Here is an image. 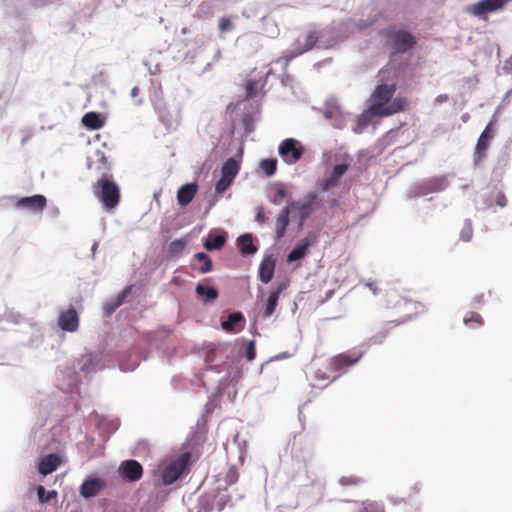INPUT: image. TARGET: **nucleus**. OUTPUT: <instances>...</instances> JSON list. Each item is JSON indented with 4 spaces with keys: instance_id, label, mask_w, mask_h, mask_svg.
I'll return each instance as SVG.
<instances>
[{
    "instance_id": "nucleus-1",
    "label": "nucleus",
    "mask_w": 512,
    "mask_h": 512,
    "mask_svg": "<svg viewBox=\"0 0 512 512\" xmlns=\"http://www.w3.org/2000/svg\"><path fill=\"white\" fill-rule=\"evenodd\" d=\"M85 378L74 363L60 370L57 376L58 392L41 400L40 408L56 418H64L81 409L80 400L85 393Z\"/></svg>"
},
{
    "instance_id": "nucleus-2",
    "label": "nucleus",
    "mask_w": 512,
    "mask_h": 512,
    "mask_svg": "<svg viewBox=\"0 0 512 512\" xmlns=\"http://www.w3.org/2000/svg\"><path fill=\"white\" fill-rule=\"evenodd\" d=\"M241 357V349L232 344H219L210 346L205 352L206 368L201 374L203 385L206 381H213L217 388L229 382L237 381L241 376L238 362Z\"/></svg>"
},
{
    "instance_id": "nucleus-3",
    "label": "nucleus",
    "mask_w": 512,
    "mask_h": 512,
    "mask_svg": "<svg viewBox=\"0 0 512 512\" xmlns=\"http://www.w3.org/2000/svg\"><path fill=\"white\" fill-rule=\"evenodd\" d=\"M395 90L394 84L378 85L372 94L368 112L375 117H387L403 111L406 102L402 98H392Z\"/></svg>"
},
{
    "instance_id": "nucleus-4",
    "label": "nucleus",
    "mask_w": 512,
    "mask_h": 512,
    "mask_svg": "<svg viewBox=\"0 0 512 512\" xmlns=\"http://www.w3.org/2000/svg\"><path fill=\"white\" fill-rule=\"evenodd\" d=\"M93 193L108 211L115 209L120 202V188L111 174L103 173L99 177L93 185Z\"/></svg>"
},
{
    "instance_id": "nucleus-5",
    "label": "nucleus",
    "mask_w": 512,
    "mask_h": 512,
    "mask_svg": "<svg viewBox=\"0 0 512 512\" xmlns=\"http://www.w3.org/2000/svg\"><path fill=\"white\" fill-rule=\"evenodd\" d=\"M320 190H311L307 192L299 201L290 200L287 203L292 210H296L295 217L298 220V226L301 228L305 221L318 209L324 205V200L320 196Z\"/></svg>"
},
{
    "instance_id": "nucleus-6",
    "label": "nucleus",
    "mask_w": 512,
    "mask_h": 512,
    "mask_svg": "<svg viewBox=\"0 0 512 512\" xmlns=\"http://www.w3.org/2000/svg\"><path fill=\"white\" fill-rule=\"evenodd\" d=\"M191 464L190 452L186 451L181 453L162 470V483L165 486H170L178 480L183 479L188 475Z\"/></svg>"
},
{
    "instance_id": "nucleus-7",
    "label": "nucleus",
    "mask_w": 512,
    "mask_h": 512,
    "mask_svg": "<svg viewBox=\"0 0 512 512\" xmlns=\"http://www.w3.org/2000/svg\"><path fill=\"white\" fill-rule=\"evenodd\" d=\"M453 178L454 174L452 173L425 178L415 183L411 189V192L414 196L417 197L426 196L431 193H440L445 191L450 186L451 180Z\"/></svg>"
},
{
    "instance_id": "nucleus-8",
    "label": "nucleus",
    "mask_w": 512,
    "mask_h": 512,
    "mask_svg": "<svg viewBox=\"0 0 512 512\" xmlns=\"http://www.w3.org/2000/svg\"><path fill=\"white\" fill-rule=\"evenodd\" d=\"M385 37L391 49V56L404 54L411 50L417 43L415 36L404 30L386 29Z\"/></svg>"
},
{
    "instance_id": "nucleus-9",
    "label": "nucleus",
    "mask_w": 512,
    "mask_h": 512,
    "mask_svg": "<svg viewBox=\"0 0 512 512\" xmlns=\"http://www.w3.org/2000/svg\"><path fill=\"white\" fill-rule=\"evenodd\" d=\"M8 201H15L14 206L16 209L40 213L44 210L47 204V199L42 194H35L32 196L18 197L15 195L0 198V204L4 205Z\"/></svg>"
},
{
    "instance_id": "nucleus-10",
    "label": "nucleus",
    "mask_w": 512,
    "mask_h": 512,
    "mask_svg": "<svg viewBox=\"0 0 512 512\" xmlns=\"http://www.w3.org/2000/svg\"><path fill=\"white\" fill-rule=\"evenodd\" d=\"M323 116L337 129H344L353 120V115L344 112L334 99H329L325 102Z\"/></svg>"
},
{
    "instance_id": "nucleus-11",
    "label": "nucleus",
    "mask_w": 512,
    "mask_h": 512,
    "mask_svg": "<svg viewBox=\"0 0 512 512\" xmlns=\"http://www.w3.org/2000/svg\"><path fill=\"white\" fill-rule=\"evenodd\" d=\"M304 152L303 144L295 138H286L278 146V153L287 165L297 163Z\"/></svg>"
},
{
    "instance_id": "nucleus-12",
    "label": "nucleus",
    "mask_w": 512,
    "mask_h": 512,
    "mask_svg": "<svg viewBox=\"0 0 512 512\" xmlns=\"http://www.w3.org/2000/svg\"><path fill=\"white\" fill-rule=\"evenodd\" d=\"M75 364L83 374L86 383H88L92 374L105 368L102 354L96 352L81 356Z\"/></svg>"
},
{
    "instance_id": "nucleus-13",
    "label": "nucleus",
    "mask_w": 512,
    "mask_h": 512,
    "mask_svg": "<svg viewBox=\"0 0 512 512\" xmlns=\"http://www.w3.org/2000/svg\"><path fill=\"white\" fill-rule=\"evenodd\" d=\"M366 350H360L357 352L355 349L353 351H349L347 353H341L336 355L330 360V369L334 372H339L337 376H335L331 382L335 381L341 376V373H344L346 370L342 371L345 368H348L354 364H356L365 354Z\"/></svg>"
},
{
    "instance_id": "nucleus-14",
    "label": "nucleus",
    "mask_w": 512,
    "mask_h": 512,
    "mask_svg": "<svg viewBox=\"0 0 512 512\" xmlns=\"http://www.w3.org/2000/svg\"><path fill=\"white\" fill-rule=\"evenodd\" d=\"M348 169V163L336 164L329 174H327L325 177L317 181V188L320 190V192L324 193L333 188L338 187L341 178L345 175Z\"/></svg>"
},
{
    "instance_id": "nucleus-15",
    "label": "nucleus",
    "mask_w": 512,
    "mask_h": 512,
    "mask_svg": "<svg viewBox=\"0 0 512 512\" xmlns=\"http://www.w3.org/2000/svg\"><path fill=\"white\" fill-rule=\"evenodd\" d=\"M107 488L105 479L97 475H88L84 478L79 487V494L86 500L96 497L100 492Z\"/></svg>"
},
{
    "instance_id": "nucleus-16",
    "label": "nucleus",
    "mask_w": 512,
    "mask_h": 512,
    "mask_svg": "<svg viewBox=\"0 0 512 512\" xmlns=\"http://www.w3.org/2000/svg\"><path fill=\"white\" fill-rule=\"evenodd\" d=\"M117 473L125 482L134 483L142 478L143 467L137 460L128 459L120 463Z\"/></svg>"
},
{
    "instance_id": "nucleus-17",
    "label": "nucleus",
    "mask_w": 512,
    "mask_h": 512,
    "mask_svg": "<svg viewBox=\"0 0 512 512\" xmlns=\"http://www.w3.org/2000/svg\"><path fill=\"white\" fill-rule=\"evenodd\" d=\"M509 0H480L473 4L468 11L480 18L483 19L489 13H494L501 10Z\"/></svg>"
},
{
    "instance_id": "nucleus-18",
    "label": "nucleus",
    "mask_w": 512,
    "mask_h": 512,
    "mask_svg": "<svg viewBox=\"0 0 512 512\" xmlns=\"http://www.w3.org/2000/svg\"><path fill=\"white\" fill-rule=\"evenodd\" d=\"M493 137V124L488 123L482 133L480 134L473 155L474 165L478 166L479 163L486 157V151L489 148L490 142Z\"/></svg>"
},
{
    "instance_id": "nucleus-19",
    "label": "nucleus",
    "mask_w": 512,
    "mask_h": 512,
    "mask_svg": "<svg viewBox=\"0 0 512 512\" xmlns=\"http://www.w3.org/2000/svg\"><path fill=\"white\" fill-rule=\"evenodd\" d=\"M318 38L316 35V32L311 31L309 32L305 37V43L303 47H300V40H297L295 43V48L288 50L284 58H280L276 60V63H280L283 60L284 67H286L290 60L297 57L298 55L303 54L304 52L312 49L314 45L316 44Z\"/></svg>"
},
{
    "instance_id": "nucleus-20",
    "label": "nucleus",
    "mask_w": 512,
    "mask_h": 512,
    "mask_svg": "<svg viewBox=\"0 0 512 512\" xmlns=\"http://www.w3.org/2000/svg\"><path fill=\"white\" fill-rule=\"evenodd\" d=\"M58 326L65 332L73 333L77 331L79 327V315L75 307L70 306L67 310L60 313Z\"/></svg>"
},
{
    "instance_id": "nucleus-21",
    "label": "nucleus",
    "mask_w": 512,
    "mask_h": 512,
    "mask_svg": "<svg viewBox=\"0 0 512 512\" xmlns=\"http://www.w3.org/2000/svg\"><path fill=\"white\" fill-rule=\"evenodd\" d=\"M132 292V286H126L120 293L116 296L108 299L103 304V316L106 318L111 317L114 312L125 303L127 297Z\"/></svg>"
},
{
    "instance_id": "nucleus-22",
    "label": "nucleus",
    "mask_w": 512,
    "mask_h": 512,
    "mask_svg": "<svg viewBox=\"0 0 512 512\" xmlns=\"http://www.w3.org/2000/svg\"><path fill=\"white\" fill-rule=\"evenodd\" d=\"M228 234L224 230L212 229L203 241V247L207 251H218L227 242Z\"/></svg>"
},
{
    "instance_id": "nucleus-23",
    "label": "nucleus",
    "mask_w": 512,
    "mask_h": 512,
    "mask_svg": "<svg viewBox=\"0 0 512 512\" xmlns=\"http://www.w3.org/2000/svg\"><path fill=\"white\" fill-rule=\"evenodd\" d=\"M61 462L62 459L58 454L50 453L40 459L37 466L38 473L42 476H47L56 471Z\"/></svg>"
},
{
    "instance_id": "nucleus-24",
    "label": "nucleus",
    "mask_w": 512,
    "mask_h": 512,
    "mask_svg": "<svg viewBox=\"0 0 512 512\" xmlns=\"http://www.w3.org/2000/svg\"><path fill=\"white\" fill-rule=\"evenodd\" d=\"M275 265L276 261L272 255H266L263 258L258 269V278L262 283L268 284L272 280L275 272Z\"/></svg>"
},
{
    "instance_id": "nucleus-25",
    "label": "nucleus",
    "mask_w": 512,
    "mask_h": 512,
    "mask_svg": "<svg viewBox=\"0 0 512 512\" xmlns=\"http://www.w3.org/2000/svg\"><path fill=\"white\" fill-rule=\"evenodd\" d=\"M198 191V185L196 182L186 183L177 191V201L181 207H186L191 203Z\"/></svg>"
},
{
    "instance_id": "nucleus-26",
    "label": "nucleus",
    "mask_w": 512,
    "mask_h": 512,
    "mask_svg": "<svg viewBox=\"0 0 512 512\" xmlns=\"http://www.w3.org/2000/svg\"><path fill=\"white\" fill-rule=\"evenodd\" d=\"M312 244L313 242L309 239V237H305L304 239L300 240L288 253L287 262L293 263L302 260L307 255Z\"/></svg>"
},
{
    "instance_id": "nucleus-27",
    "label": "nucleus",
    "mask_w": 512,
    "mask_h": 512,
    "mask_svg": "<svg viewBox=\"0 0 512 512\" xmlns=\"http://www.w3.org/2000/svg\"><path fill=\"white\" fill-rule=\"evenodd\" d=\"M292 208L289 207L287 203L286 206L280 211L277 220H276V235L275 239L277 241L281 240L286 233L287 227L290 223V213L292 212Z\"/></svg>"
},
{
    "instance_id": "nucleus-28",
    "label": "nucleus",
    "mask_w": 512,
    "mask_h": 512,
    "mask_svg": "<svg viewBox=\"0 0 512 512\" xmlns=\"http://www.w3.org/2000/svg\"><path fill=\"white\" fill-rule=\"evenodd\" d=\"M218 485L215 489H213V497H215L214 501H216V509L218 511H222L231 501V494L228 492L227 486H223L220 479L217 480Z\"/></svg>"
},
{
    "instance_id": "nucleus-29",
    "label": "nucleus",
    "mask_w": 512,
    "mask_h": 512,
    "mask_svg": "<svg viewBox=\"0 0 512 512\" xmlns=\"http://www.w3.org/2000/svg\"><path fill=\"white\" fill-rule=\"evenodd\" d=\"M245 323V317L242 312L229 313L226 320L222 321L221 327L229 333H236L240 330V326Z\"/></svg>"
},
{
    "instance_id": "nucleus-30",
    "label": "nucleus",
    "mask_w": 512,
    "mask_h": 512,
    "mask_svg": "<svg viewBox=\"0 0 512 512\" xmlns=\"http://www.w3.org/2000/svg\"><path fill=\"white\" fill-rule=\"evenodd\" d=\"M237 246L243 255H254L258 251V246L254 243L251 233H244L237 238Z\"/></svg>"
},
{
    "instance_id": "nucleus-31",
    "label": "nucleus",
    "mask_w": 512,
    "mask_h": 512,
    "mask_svg": "<svg viewBox=\"0 0 512 512\" xmlns=\"http://www.w3.org/2000/svg\"><path fill=\"white\" fill-rule=\"evenodd\" d=\"M240 170V161L235 157L228 158L221 167V176L234 181Z\"/></svg>"
},
{
    "instance_id": "nucleus-32",
    "label": "nucleus",
    "mask_w": 512,
    "mask_h": 512,
    "mask_svg": "<svg viewBox=\"0 0 512 512\" xmlns=\"http://www.w3.org/2000/svg\"><path fill=\"white\" fill-rule=\"evenodd\" d=\"M82 124L90 130H98L105 124V118L99 112H87L82 117Z\"/></svg>"
},
{
    "instance_id": "nucleus-33",
    "label": "nucleus",
    "mask_w": 512,
    "mask_h": 512,
    "mask_svg": "<svg viewBox=\"0 0 512 512\" xmlns=\"http://www.w3.org/2000/svg\"><path fill=\"white\" fill-rule=\"evenodd\" d=\"M195 292L205 303L212 302L219 296V292L215 287L204 285L202 283H198L196 285Z\"/></svg>"
},
{
    "instance_id": "nucleus-34",
    "label": "nucleus",
    "mask_w": 512,
    "mask_h": 512,
    "mask_svg": "<svg viewBox=\"0 0 512 512\" xmlns=\"http://www.w3.org/2000/svg\"><path fill=\"white\" fill-rule=\"evenodd\" d=\"M146 359H147V354L141 350V351H139V353L135 359L120 360V362H119L120 370L123 372L133 371L139 366L140 361L146 360Z\"/></svg>"
},
{
    "instance_id": "nucleus-35",
    "label": "nucleus",
    "mask_w": 512,
    "mask_h": 512,
    "mask_svg": "<svg viewBox=\"0 0 512 512\" xmlns=\"http://www.w3.org/2000/svg\"><path fill=\"white\" fill-rule=\"evenodd\" d=\"M214 499L212 490L202 495L198 501L199 512H212L216 509V501Z\"/></svg>"
},
{
    "instance_id": "nucleus-36",
    "label": "nucleus",
    "mask_w": 512,
    "mask_h": 512,
    "mask_svg": "<svg viewBox=\"0 0 512 512\" xmlns=\"http://www.w3.org/2000/svg\"><path fill=\"white\" fill-rule=\"evenodd\" d=\"M194 258L202 265L199 268L201 274H206L212 271L213 263L209 255L205 252H198L194 255Z\"/></svg>"
},
{
    "instance_id": "nucleus-37",
    "label": "nucleus",
    "mask_w": 512,
    "mask_h": 512,
    "mask_svg": "<svg viewBox=\"0 0 512 512\" xmlns=\"http://www.w3.org/2000/svg\"><path fill=\"white\" fill-rule=\"evenodd\" d=\"M36 494L39 503L45 504L50 502L52 499L57 498L58 493L56 490H46V488L42 485H38L36 487Z\"/></svg>"
},
{
    "instance_id": "nucleus-38",
    "label": "nucleus",
    "mask_w": 512,
    "mask_h": 512,
    "mask_svg": "<svg viewBox=\"0 0 512 512\" xmlns=\"http://www.w3.org/2000/svg\"><path fill=\"white\" fill-rule=\"evenodd\" d=\"M188 244V238L182 237L175 239L168 245L167 251L171 256H177L183 252L186 245Z\"/></svg>"
},
{
    "instance_id": "nucleus-39",
    "label": "nucleus",
    "mask_w": 512,
    "mask_h": 512,
    "mask_svg": "<svg viewBox=\"0 0 512 512\" xmlns=\"http://www.w3.org/2000/svg\"><path fill=\"white\" fill-rule=\"evenodd\" d=\"M278 301H279V296L276 295V293L270 292L268 299L266 301L265 307H264V312H263L264 319H268L274 314L277 304H278Z\"/></svg>"
},
{
    "instance_id": "nucleus-40",
    "label": "nucleus",
    "mask_w": 512,
    "mask_h": 512,
    "mask_svg": "<svg viewBox=\"0 0 512 512\" xmlns=\"http://www.w3.org/2000/svg\"><path fill=\"white\" fill-rule=\"evenodd\" d=\"M373 114L368 112V109L362 113L356 120V125L352 128L353 132L360 134L369 126Z\"/></svg>"
},
{
    "instance_id": "nucleus-41",
    "label": "nucleus",
    "mask_w": 512,
    "mask_h": 512,
    "mask_svg": "<svg viewBox=\"0 0 512 512\" xmlns=\"http://www.w3.org/2000/svg\"><path fill=\"white\" fill-rule=\"evenodd\" d=\"M260 168L263 170L267 177H271L276 173L277 170V159L267 158L260 162Z\"/></svg>"
},
{
    "instance_id": "nucleus-42",
    "label": "nucleus",
    "mask_w": 512,
    "mask_h": 512,
    "mask_svg": "<svg viewBox=\"0 0 512 512\" xmlns=\"http://www.w3.org/2000/svg\"><path fill=\"white\" fill-rule=\"evenodd\" d=\"M239 474L236 466H231L226 472L224 480H220L223 486H231L238 481Z\"/></svg>"
},
{
    "instance_id": "nucleus-43",
    "label": "nucleus",
    "mask_w": 512,
    "mask_h": 512,
    "mask_svg": "<svg viewBox=\"0 0 512 512\" xmlns=\"http://www.w3.org/2000/svg\"><path fill=\"white\" fill-rule=\"evenodd\" d=\"M241 122L246 134H250L255 130L256 118L252 113H244Z\"/></svg>"
},
{
    "instance_id": "nucleus-44",
    "label": "nucleus",
    "mask_w": 512,
    "mask_h": 512,
    "mask_svg": "<svg viewBox=\"0 0 512 512\" xmlns=\"http://www.w3.org/2000/svg\"><path fill=\"white\" fill-rule=\"evenodd\" d=\"M23 319V316L14 310H6L4 315H0V322L5 320L12 324H20Z\"/></svg>"
},
{
    "instance_id": "nucleus-45",
    "label": "nucleus",
    "mask_w": 512,
    "mask_h": 512,
    "mask_svg": "<svg viewBox=\"0 0 512 512\" xmlns=\"http://www.w3.org/2000/svg\"><path fill=\"white\" fill-rule=\"evenodd\" d=\"M389 331L388 329H382L379 333L375 334L374 336L370 337L367 342H364L361 347L368 348L370 345H379L381 344L384 339L387 337Z\"/></svg>"
},
{
    "instance_id": "nucleus-46",
    "label": "nucleus",
    "mask_w": 512,
    "mask_h": 512,
    "mask_svg": "<svg viewBox=\"0 0 512 512\" xmlns=\"http://www.w3.org/2000/svg\"><path fill=\"white\" fill-rule=\"evenodd\" d=\"M473 236V227L470 219L464 221V225L460 231V240L469 242Z\"/></svg>"
},
{
    "instance_id": "nucleus-47",
    "label": "nucleus",
    "mask_w": 512,
    "mask_h": 512,
    "mask_svg": "<svg viewBox=\"0 0 512 512\" xmlns=\"http://www.w3.org/2000/svg\"><path fill=\"white\" fill-rule=\"evenodd\" d=\"M288 196L287 191L280 187L275 190L273 194H269V200L274 205H280L284 198Z\"/></svg>"
},
{
    "instance_id": "nucleus-48",
    "label": "nucleus",
    "mask_w": 512,
    "mask_h": 512,
    "mask_svg": "<svg viewBox=\"0 0 512 512\" xmlns=\"http://www.w3.org/2000/svg\"><path fill=\"white\" fill-rule=\"evenodd\" d=\"M463 322H464V324L466 326H469V327H471L472 323H476L478 326H482L483 325V318L477 312H469L465 316Z\"/></svg>"
},
{
    "instance_id": "nucleus-49",
    "label": "nucleus",
    "mask_w": 512,
    "mask_h": 512,
    "mask_svg": "<svg viewBox=\"0 0 512 512\" xmlns=\"http://www.w3.org/2000/svg\"><path fill=\"white\" fill-rule=\"evenodd\" d=\"M232 183V181L221 176L220 179L215 184L216 194H223L232 185Z\"/></svg>"
},
{
    "instance_id": "nucleus-50",
    "label": "nucleus",
    "mask_w": 512,
    "mask_h": 512,
    "mask_svg": "<svg viewBox=\"0 0 512 512\" xmlns=\"http://www.w3.org/2000/svg\"><path fill=\"white\" fill-rule=\"evenodd\" d=\"M244 356L248 361H252L256 357V342L255 340H249L246 343Z\"/></svg>"
},
{
    "instance_id": "nucleus-51",
    "label": "nucleus",
    "mask_w": 512,
    "mask_h": 512,
    "mask_svg": "<svg viewBox=\"0 0 512 512\" xmlns=\"http://www.w3.org/2000/svg\"><path fill=\"white\" fill-rule=\"evenodd\" d=\"M157 113L159 115V119L162 123L165 124L167 129L173 128V122L170 119L169 113L160 107L157 108Z\"/></svg>"
},
{
    "instance_id": "nucleus-52",
    "label": "nucleus",
    "mask_w": 512,
    "mask_h": 512,
    "mask_svg": "<svg viewBox=\"0 0 512 512\" xmlns=\"http://www.w3.org/2000/svg\"><path fill=\"white\" fill-rule=\"evenodd\" d=\"M234 443L237 445L238 447V450H239V459L240 461H243L244 459V454L246 452V448H247V442L245 439H242L239 434H237L235 437H234Z\"/></svg>"
},
{
    "instance_id": "nucleus-53",
    "label": "nucleus",
    "mask_w": 512,
    "mask_h": 512,
    "mask_svg": "<svg viewBox=\"0 0 512 512\" xmlns=\"http://www.w3.org/2000/svg\"><path fill=\"white\" fill-rule=\"evenodd\" d=\"M258 82L255 80H248L246 82V94L247 97L251 98L257 95Z\"/></svg>"
},
{
    "instance_id": "nucleus-54",
    "label": "nucleus",
    "mask_w": 512,
    "mask_h": 512,
    "mask_svg": "<svg viewBox=\"0 0 512 512\" xmlns=\"http://www.w3.org/2000/svg\"><path fill=\"white\" fill-rule=\"evenodd\" d=\"M289 286V279L285 278L281 281H277L275 287L271 290L272 293H276L280 297V294L285 291Z\"/></svg>"
},
{
    "instance_id": "nucleus-55",
    "label": "nucleus",
    "mask_w": 512,
    "mask_h": 512,
    "mask_svg": "<svg viewBox=\"0 0 512 512\" xmlns=\"http://www.w3.org/2000/svg\"><path fill=\"white\" fill-rule=\"evenodd\" d=\"M232 27L233 25L229 17H221L219 19L218 28L221 32H228Z\"/></svg>"
},
{
    "instance_id": "nucleus-56",
    "label": "nucleus",
    "mask_w": 512,
    "mask_h": 512,
    "mask_svg": "<svg viewBox=\"0 0 512 512\" xmlns=\"http://www.w3.org/2000/svg\"><path fill=\"white\" fill-rule=\"evenodd\" d=\"M338 482L341 486H350L360 483L361 479L353 476H342Z\"/></svg>"
},
{
    "instance_id": "nucleus-57",
    "label": "nucleus",
    "mask_w": 512,
    "mask_h": 512,
    "mask_svg": "<svg viewBox=\"0 0 512 512\" xmlns=\"http://www.w3.org/2000/svg\"><path fill=\"white\" fill-rule=\"evenodd\" d=\"M362 512H384L383 505L377 502L365 504Z\"/></svg>"
},
{
    "instance_id": "nucleus-58",
    "label": "nucleus",
    "mask_w": 512,
    "mask_h": 512,
    "mask_svg": "<svg viewBox=\"0 0 512 512\" xmlns=\"http://www.w3.org/2000/svg\"><path fill=\"white\" fill-rule=\"evenodd\" d=\"M494 202L497 206L503 208L507 205V199L505 194L502 191H497L494 193Z\"/></svg>"
},
{
    "instance_id": "nucleus-59",
    "label": "nucleus",
    "mask_w": 512,
    "mask_h": 512,
    "mask_svg": "<svg viewBox=\"0 0 512 512\" xmlns=\"http://www.w3.org/2000/svg\"><path fill=\"white\" fill-rule=\"evenodd\" d=\"M217 196L214 195V194H209L207 195L206 197V206H205V210H204V214H208L209 211L212 209V207L216 204L217 202Z\"/></svg>"
},
{
    "instance_id": "nucleus-60",
    "label": "nucleus",
    "mask_w": 512,
    "mask_h": 512,
    "mask_svg": "<svg viewBox=\"0 0 512 512\" xmlns=\"http://www.w3.org/2000/svg\"><path fill=\"white\" fill-rule=\"evenodd\" d=\"M267 220L265 209L259 206L256 210L255 221L263 224Z\"/></svg>"
},
{
    "instance_id": "nucleus-61",
    "label": "nucleus",
    "mask_w": 512,
    "mask_h": 512,
    "mask_svg": "<svg viewBox=\"0 0 512 512\" xmlns=\"http://www.w3.org/2000/svg\"><path fill=\"white\" fill-rule=\"evenodd\" d=\"M494 202V192H491L489 195H487L483 200V206L481 209H489L493 206Z\"/></svg>"
},
{
    "instance_id": "nucleus-62",
    "label": "nucleus",
    "mask_w": 512,
    "mask_h": 512,
    "mask_svg": "<svg viewBox=\"0 0 512 512\" xmlns=\"http://www.w3.org/2000/svg\"><path fill=\"white\" fill-rule=\"evenodd\" d=\"M41 342H42L41 336L39 334H36L30 338L28 345L31 347H38Z\"/></svg>"
},
{
    "instance_id": "nucleus-63",
    "label": "nucleus",
    "mask_w": 512,
    "mask_h": 512,
    "mask_svg": "<svg viewBox=\"0 0 512 512\" xmlns=\"http://www.w3.org/2000/svg\"><path fill=\"white\" fill-rule=\"evenodd\" d=\"M364 285L372 291L374 296L379 295V289L374 281H366L364 282Z\"/></svg>"
},
{
    "instance_id": "nucleus-64",
    "label": "nucleus",
    "mask_w": 512,
    "mask_h": 512,
    "mask_svg": "<svg viewBox=\"0 0 512 512\" xmlns=\"http://www.w3.org/2000/svg\"><path fill=\"white\" fill-rule=\"evenodd\" d=\"M502 70L504 73L512 75V56L505 61Z\"/></svg>"
}]
</instances>
